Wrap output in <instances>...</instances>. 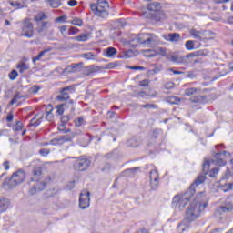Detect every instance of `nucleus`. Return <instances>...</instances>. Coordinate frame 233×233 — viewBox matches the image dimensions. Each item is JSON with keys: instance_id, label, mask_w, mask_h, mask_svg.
I'll return each mask as SVG.
<instances>
[{"instance_id": "nucleus-1", "label": "nucleus", "mask_w": 233, "mask_h": 233, "mask_svg": "<svg viewBox=\"0 0 233 233\" xmlns=\"http://www.w3.org/2000/svg\"><path fill=\"white\" fill-rule=\"evenodd\" d=\"M204 199L205 197H203V193H199L194 202L190 204L186 212L184 220H182L177 227L179 233L188 230V228H190V223H192L194 219H198L201 212L207 208V202H203Z\"/></svg>"}, {"instance_id": "nucleus-2", "label": "nucleus", "mask_w": 233, "mask_h": 233, "mask_svg": "<svg viewBox=\"0 0 233 233\" xmlns=\"http://www.w3.org/2000/svg\"><path fill=\"white\" fill-rule=\"evenodd\" d=\"M207 177L205 176H199L197 177V179L193 182V184L190 187V190L187 191L184 194L181 195H176L173 199L171 206L173 208H177L179 210H185V207L188 205V202L190 199H192V196H194V192H192V188L195 187H199V185H202V183H205V180Z\"/></svg>"}, {"instance_id": "nucleus-3", "label": "nucleus", "mask_w": 233, "mask_h": 233, "mask_svg": "<svg viewBox=\"0 0 233 233\" xmlns=\"http://www.w3.org/2000/svg\"><path fill=\"white\" fill-rule=\"evenodd\" d=\"M159 36L152 33H142L139 35H133L128 41V45L136 48L138 45H145L148 48H154L159 43Z\"/></svg>"}, {"instance_id": "nucleus-4", "label": "nucleus", "mask_w": 233, "mask_h": 233, "mask_svg": "<svg viewBox=\"0 0 233 233\" xmlns=\"http://www.w3.org/2000/svg\"><path fill=\"white\" fill-rule=\"evenodd\" d=\"M42 179L43 171L41 170V167H35L33 170V177H31V181L35 182L36 184L33 186V188L30 189L29 193L31 195L35 194L37 190L41 192V190H45V188H46V183Z\"/></svg>"}, {"instance_id": "nucleus-5", "label": "nucleus", "mask_w": 233, "mask_h": 233, "mask_svg": "<svg viewBox=\"0 0 233 233\" xmlns=\"http://www.w3.org/2000/svg\"><path fill=\"white\" fill-rule=\"evenodd\" d=\"M26 179V173L25 170L19 169L13 173L9 178H5L4 185L8 187V188H15V187L25 183Z\"/></svg>"}, {"instance_id": "nucleus-6", "label": "nucleus", "mask_w": 233, "mask_h": 233, "mask_svg": "<svg viewBox=\"0 0 233 233\" xmlns=\"http://www.w3.org/2000/svg\"><path fill=\"white\" fill-rule=\"evenodd\" d=\"M108 2L106 0H97V3L91 4L90 8L97 17H102V19H106L108 17Z\"/></svg>"}, {"instance_id": "nucleus-7", "label": "nucleus", "mask_w": 233, "mask_h": 233, "mask_svg": "<svg viewBox=\"0 0 233 233\" xmlns=\"http://www.w3.org/2000/svg\"><path fill=\"white\" fill-rule=\"evenodd\" d=\"M52 26L50 21H42L41 23L36 24L35 32L42 35V37H46V35H52L54 30H48Z\"/></svg>"}, {"instance_id": "nucleus-8", "label": "nucleus", "mask_w": 233, "mask_h": 233, "mask_svg": "<svg viewBox=\"0 0 233 233\" xmlns=\"http://www.w3.org/2000/svg\"><path fill=\"white\" fill-rule=\"evenodd\" d=\"M22 33L23 37H27V39H32L34 37V24L30 19L25 18L22 23Z\"/></svg>"}, {"instance_id": "nucleus-9", "label": "nucleus", "mask_w": 233, "mask_h": 233, "mask_svg": "<svg viewBox=\"0 0 233 233\" xmlns=\"http://www.w3.org/2000/svg\"><path fill=\"white\" fill-rule=\"evenodd\" d=\"M74 87L67 86L62 89L61 93L56 96L58 101H67L68 105H74V100L70 99V94H72Z\"/></svg>"}, {"instance_id": "nucleus-10", "label": "nucleus", "mask_w": 233, "mask_h": 233, "mask_svg": "<svg viewBox=\"0 0 233 233\" xmlns=\"http://www.w3.org/2000/svg\"><path fill=\"white\" fill-rule=\"evenodd\" d=\"M90 207V191L84 190L80 193L79 208L82 210H86Z\"/></svg>"}, {"instance_id": "nucleus-11", "label": "nucleus", "mask_w": 233, "mask_h": 233, "mask_svg": "<svg viewBox=\"0 0 233 233\" xmlns=\"http://www.w3.org/2000/svg\"><path fill=\"white\" fill-rule=\"evenodd\" d=\"M230 153L227 151L216 153L214 156V159L212 160V163H215V165H218V167H225V165H227L225 157H230Z\"/></svg>"}, {"instance_id": "nucleus-12", "label": "nucleus", "mask_w": 233, "mask_h": 233, "mask_svg": "<svg viewBox=\"0 0 233 233\" xmlns=\"http://www.w3.org/2000/svg\"><path fill=\"white\" fill-rule=\"evenodd\" d=\"M90 165L91 162L87 158H80L74 162L73 168L78 172H84V170H86Z\"/></svg>"}, {"instance_id": "nucleus-13", "label": "nucleus", "mask_w": 233, "mask_h": 233, "mask_svg": "<svg viewBox=\"0 0 233 233\" xmlns=\"http://www.w3.org/2000/svg\"><path fill=\"white\" fill-rule=\"evenodd\" d=\"M75 137V133H69L67 135L56 137L55 139L51 141V143L52 145H64V143H68V141H72V139H74Z\"/></svg>"}, {"instance_id": "nucleus-14", "label": "nucleus", "mask_w": 233, "mask_h": 233, "mask_svg": "<svg viewBox=\"0 0 233 233\" xmlns=\"http://www.w3.org/2000/svg\"><path fill=\"white\" fill-rule=\"evenodd\" d=\"M153 19H155V21H165L168 15H167V13H165V11L159 9L157 13H150Z\"/></svg>"}, {"instance_id": "nucleus-15", "label": "nucleus", "mask_w": 233, "mask_h": 233, "mask_svg": "<svg viewBox=\"0 0 233 233\" xmlns=\"http://www.w3.org/2000/svg\"><path fill=\"white\" fill-rule=\"evenodd\" d=\"M10 208V199L0 197V213L6 212Z\"/></svg>"}, {"instance_id": "nucleus-16", "label": "nucleus", "mask_w": 233, "mask_h": 233, "mask_svg": "<svg viewBox=\"0 0 233 233\" xmlns=\"http://www.w3.org/2000/svg\"><path fill=\"white\" fill-rule=\"evenodd\" d=\"M162 37L165 39V41H170L171 43H177V41L181 39V35L177 33L163 35Z\"/></svg>"}, {"instance_id": "nucleus-17", "label": "nucleus", "mask_w": 233, "mask_h": 233, "mask_svg": "<svg viewBox=\"0 0 233 233\" xmlns=\"http://www.w3.org/2000/svg\"><path fill=\"white\" fill-rule=\"evenodd\" d=\"M147 10L151 12V14H156L161 10V3L159 2H153L147 5Z\"/></svg>"}, {"instance_id": "nucleus-18", "label": "nucleus", "mask_w": 233, "mask_h": 233, "mask_svg": "<svg viewBox=\"0 0 233 233\" xmlns=\"http://www.w3.org/2000/svg\"><path fill=\"white\" fill-rule=\"evenodd\" d=\"M90 35H92V33H90V32L84 33L78 36L73 37V41H78L80 43H85L86 41H88V39H90Z\"/></svg>"}, {"instance_id": "nucleus-19", "label": "nucleus", "mask_w": 233, "mask_h": 233, "mask_svg": "<svg viewBox=\"0 0 233 233\" xmlns=\"http://www.w3.org/2000/svg\"><path fill=\"white\" fill-rule=\"evenodd\" d=\"M41 119H43V115L42 114H37L33 117L30 121V126L31 127H39L41 125Z\"/></svg>"}, {"instance_id": "nucleus-20", "label": "nucleus", "mask_w": 233, "mask_h": 233, "mask_svg": "<svg viewBox=\"0 0 233 233\" xmlns=\"http://www.w3.org/2000/svg\"><path fill=\"white\" fill-rule=\"evenodd\" d=\"M97 67L94 66H87L84 68L83 74L84 76H92V74H96L97 72Z\"/></svg>"}, {"instance_id": "nucleus-21", "label": "nucleus", "mask_w": 233, "mask_h": 233, "mask_svg": "<svg viewBox=\"0 0 233 233\" xmlns=\"http://www.w3.org/2000/svg\"><path fill=\"white\" fill-rule=\"evenodd\" d=\"M45 19H47V16L43 12H40L34 16V21H35V23H37V25H39V23H43V21H45Z\"/></svg>"}, {"instance_id": "nucleus-22", "label": "nucleus", "mask_w": 233, "mask_h": 233, "mask_svg": "<svg viewBox=\"0 0 233 233\" xmlns=\"http://www.w3.org/2000/svg\"><path fill=\"white\" fill-rule=\"evenodd\" d=\"M207 101V98L203 96H198L191 98V103H195V105H203Z\"/></svg>"}, {"instance_id": "nucleus-23", "label": "nucleus", "mask_w": 233, "mask_h": 233, "mask_svg": "<svg viewBox=\"0 0 233 233\" xmlns=\"http://www.w3.org/2000/svg\"><path fill=\"white\" fill-rule=\"evenodd\" d=\"M172 63H177V65H182V63H185V57L184 56H178L176 55H173L169 58Z\"/></svg>"}, {"instance_id": "nucleus-24", "label": "nucleus", "mask_w": 233, "mask_h": 233, "mask_svg": "<svg viewBox=\"0 0 233 233\" xmlns=\"http://www.w3.org/2000/svg\"><path fill=\"white\" fill-rule=\"evenodd\" d=\"M77 66H79L78 64H73L71 66H67L65 69H64V74H70L72 72H77Z\"/></svg>"}, {"instance_id": "nucleus-25", "label": "nucleus", "mask_w": 233, "mask_h": 233, "mask_svg": "<svg viewBox=\"0 0 233 233\" xmlns=\"http://www.w3.org/2000/svg\"><path fill=\"white\" fill-rule=\"evenodd\" d=\"M16 68L18 70V72H20V74H23L25 72V70H29L30 69V66H28L26 63L25 62H20L17 66Z\"/></svg>"}, {"instance_id": "nucleus-26", "label": "nucleus", "mask_w": 233, "mask_h": 233, "mask_svg": "<svg viewBox=\"0 0 233 233\" xmlns=\"http://www.w3.org/2000/svg\"><path fill=\"white\" fill-rule=\"evenodd\" d=\"M198 92H199V89L198 88H195V87L187 88L185 89L184 96H187L188 97H190V96H196Z\"/></svg>"}, {"instance_id": "nucleus-27", "label": "nucleus", "mask_w": 233, "mask_h": 233, "mask_svg": "<svg viewBox=\"0 0 233 233\" xmlns=\"http://www.w3.org/2000/svg\"><path fill=\"white\" fill-rule=\"evenodd\" d=\"M25 97H26L25 96H23L19 93H16L13 99L10 101L9 105H15V103H17L18 101H21V99H25Z\"/></svg>"}, {"instance_id": "nucleus-28", "label": "nucleus", "mask_w": 233, "mask_h": 233, "mask_svg": "<svg viewBox=\"0 0 233 233\" xmlns=\"http://www.w3.org/2000/svg\"><path fill=\"white\" fill-rule=\"evenodd\" d=\"M167 102L170 105H179V103H181V99L177 96H168L167 98Z\"/></svg>"}, {"instance_id": "nucleus-29", "label": "nucleus", "mask_w": 233, "mask_h": 233, "mask_svg": "<svg viewBox=\"0 0 233 233\" xmlns=\"http://www.w3.org/2000/svg\"><path fill=\"white\" fill-rule=\"evenodd\" d=\"M81 57L86 59L87 61H93L94 59H96V55L93 52H88L82 54Z\"/></svg>"}, {"instance_id": "nucleus-30", "label": "nucleus", "mask_w": 233, "mask_h": 233, "mask_svg": "<svg viewBox=\"0 0 233 233\" xmlns=\"http://www.w3.org/2000/svg\"><path fill=\"white\" fill-rule=\"evenodd\" d=\"M191 35L194 37V39H198V41H203V37L201 36V32L192 29L190 31Z\"/></svg>"}, {"instance_id": "nucleus-31", "label": "nucleus", "mask_w": 233, "mask_h": 233, "mask_svg": "<svg viewBox=\"0 0 233 233\" xmlns=\"http://www.w3.org/2000/svg\"><path fill=\"white\" fill-rule=\"evenodd\" d=\"M149 178L150 181H159V173H157V170H151Z\"/></svg>"}, {"instance_id": "nucleus-32", "label": "nucleus", "mask_w": 233, "mask_h": 233, "mask_svg": "<svg viewBox=\"0 0 233 233\" xmlns=\"http://www.w3.org/2000/svg\"><path fill=\"white\" fill-rule=\"evenodd\" d=\"M76 127H84V125H86V121H85V116H78L75 121Z\"/></svg>"}, {"instance_id": "nucleus-33", "label": "nucleus", "mask_w": 233, "mask_h": 233, "mask_svg": "<svg viewBox=\"0 0 233 233\" xmlns=\"http://www.w3.org/2000/svg\"><path fill=\"white\" fill-rule=\"evenodd\" d=\"M218 174H219V167H215L209 171L208 176H209V177L216 179V177H218Z\"/></svg>"}, {"instance_id": "nucleus-34", "label": "nucleus", "mask_w": 233, "mask_h": 233, "mask_svg": "<svg viewBox=\"0 0 233 233\" xmlns=\"http://www.w3.org/2000/svg\"><path fill=\"white\" fill-rule=\"evenodd\" d=\"M116 54H117V49H116L115 47H108L106 49V57H112V56H116Z\"/></svg>"}, {"instance_id": "nucleus-35", "label": "nucleus", "mask_w": 233, "mask_h": 233, "mask_svg": "<svg viewBox=\"0 0 233 233\" xmlns=\"http://www.w3.org/2000/svg\"><path fill=\"white\" fill-rule=\"evenodd\" d=\"M195 43L196 42L194 40L187 41L185 44L187 50H195L196 49Z\"/></svg>"}, {"instance_id": "nucleus-36", "label": "nucleus", "mask_w": 233, "mask_h": 233, "mask_svg": "<svg viewBox=\"0 0 233 233\" xmlns=\"http://www.w3.org/2000/svg\"><path fill=\"white\" fill-rule=\"evenodd\" d=\"M221 212H232L233 210V205L232 204H227L226 206H222L219 208Z\"/></svg>"}, {"instance_id": "nucleus-37", "label": "nucleus", "mask_w": 233, "mask_h": 233, "mask_svg": "<svg viewBox=\"0 0 233 233\" xmlns=\"http://www.w3.org/2000/svg\"><path fill=\"white\" fill-rule=\"evenodd\" d=\"M46 54V50L40 52L36 56L33 57V63H37V61H41V58Z\"/></svg>"}, {"instance_id": "nucleus-38", "label": "nucleus", "mask_w": 233, "mask_h": 233, "mask_svg": "<svg viewBox=\"0 0 233 233\" xmlns=\"http://www.w3.org/2000/svg\"><path fill=\"white\" fill-rule=\"evenodd\" d=\"M41 90V86L35 85L28 89L29 94H37Z\"/></svg>"}, {"instance_id": "nucleus-39", "label": "nucleus", "mask_w": 233, "mask_h": 233, "mask_svg": "<svg viewBox=\"0 0 233 233\" xmlns=\"http://www.w3.org/2000/svg\"><path fill=\"white\" fill-rule=\"evenodd\" d=\"M204 174H208V170H210V161L206 160L202 168Z\"/></svg>"}, {"instance_id": "nucleus-40", "label": "nucleus", "mask_w": 233, "mask_h": 233, "mask_svg": "<svg viewBox=\"0 0 233 233\" xmlns=\"http://www.w3.org/2000/svg\"><path fill=\"white\" fill-rule=\"evenodd\" d=\"M65 106H66V104H61L56 106V112L58 113V116H63V113L65 112Z\"/></svg>"}, {"instance_id": "nucleus-41", "label": "nucleus", "mask_w": 233, "mask_h": 233, "mask_svg": "<svg viewBox=\"0 0 233 233\" xmlns=\"http://www.w3.org/2000/svg\"><path fill=\"white\" fill-rule=\"evenodd\" d=\"M70 23L74 25V26H83V20L79 18H75Z\"/></svg>"}, {"instance_id": "nucleus-42", "label": "nucleus", "mask_w": 233, "mask_h": 233, "mask_svg": "<svg viewBox=\"0 0 233 233\" xmlns=\"http://www.w3.org/2000/svg\"><path fill=\"white\" fill-rule=\"evenodd\" d=\"M220 188L222 192H230V190H233L232 186H230V183L223 185Z\"/></svg>"}, {"instance_id": "nucleus-43", "label": "nucleus", "mask_w": 233, "mask_h": 233, "mask_svg": "<svg viewBox=\"0 0 233 233\" xmlns=\"http://www.w3.org/2000/svg\"><path fill=\"white\" fill-rule=\"evenodd\" d=\"M17 76H19V73H17L16 70H13L9 73V78L11 79V81L17 79Z\"/></svg>"}, {"instance_id": "nucleus-44", "label": "nucleus", "mask_w": 233, "mask_h": 233, "mask_svg": "<svg viewBox=\"0 0 233 233\" xmlns=\"http://www.w3.org/2000/svg\"><path fill=\"white\" fill-rule=\"evenodd\" d=\"M79 32V29L71 26L68 30L67 35H76V34H77Z\"/></svg>"}, {"instance_id": "nucleus-45", "label": "nucleus", "mask_w": 233, "mask_h": 233, "mask_svg": "<svg viewBox=\"0 0 233 233\" xmlns=\"http://www.w3.org/2000/svg\"><path fill=\"white\" fill-rule=\"evenodd\" d=\"M13 129L15 130L16 132H20V130H23V123L21 121L16 122Z\"/></svg>"}, {"instance_id": "nucleus-46", "label": "nucleus", "mask_w": 233, "mask_h": 233, "mask_svg": "<svg viewBox=\"0 0 233 233\" xmlns=\"http://www.w3.org/2000/svg\"><path fill=\"white\" fill-rule=\"evenodd\" d=\"M150 183L152 190H156L159 187V180H150Z\"/></svg>"}, {"instance_id": "nucleus-47", "label": "nucleus", "mask_w": 233, "mask_h": 233, "mask_svg": "<svg viewBox=\"0 0 233 233\" xmlns=\"http://www.w3.org/2000/svg\"><path fill=\"white\" fill-rule=\"evenodd\" d=\"M23 0H11V6H21Z\"/></svg>"}, {"instance_id": "nucleus-48", "label": "nucleus", "mask_w": 233, "mask_h": 233, "mask_svg": "<svg viewBox=\"0 0 233 233\" xmlns=\"http://www.w3.org/2000/svg\"><path fill=\"white\" fill-rule=\"evenodd\" d=\"M124 57H126L127 59H130V57H134V51L128 50L124 52Z\"/></svg>"}, {"instance_id": "nucleus-49", "label": "nucleus", "mask_w": 233, "mask_h": 233, "mask_svg": "<svg viewBox=\"0 0 233 233\" xmlns=\"http://www.w3.org/2000/svg\"><path fill=\"white\" fill-rule=\"evenodd\" d=\"M51 6L53 8H58V6H61V0H53V1H51Z\"/></svg>"}, {"instance_id": "nucleus-50", "label": "nucleus", "mask_w": 233, "mask_h": 233, "mask_svg": "<svg viewBox=\"0 0 233 233\" xmlns=\"http://www.w3.org/2000/svg\"><path fill=\"white\" fill-rule=\"evenodd\" d=\"M46 119L47 121H52V119H54V114H52V109L48 111V109H46Z\"/></svg>"}, {"instance_id": "nucleus-51", "label": "nucleus", "mask_w": 233, "mask_h": 233, "mask_svg": "<svg viewBox=\"0 0 233 233\" xmlns=\"http://www.w3.org/2000/svg\"><path fill=\"white\" fill-rule=\"evenodd\" d=\"M68 28V25H62L59 30L61 33V35H63V37H66V34L65 32H66V29Z\"/></svg>"}, {"instance_id": "nucleus-52", "label": "nucleus", "mask_w": 233, "mask_h": 233, "mask_svg": "<svg viewBox=\"0 0 233 233\" xmlns=\"http://www.w3.org/2000/svg\"><path fill=\"white\" fill-rule=\"evenodd\" d=\"M39 154H41V156H48V154H50V149L48 148H42L39 150Z\"/></svg>"}, {"instance_id": "nucleus-53", "label": "nucleus", "mask_w": 233, "mask_h": 233, "mask_svg": "<svg viewBox=\"0 0 233 233\" xmlns=\"http://www.w3.org/2000/svg\"><path fill=\"white\" fill-rule=\"evenodd\" d=\"M174 86H175L174 83L168 82V83H167V84L164 86V88H165L166 90H172V88H174Z\"/></svg>"}, {"instance_id": "nucleus-54", "label": "nucleus", "mask_w": 233, "mask_h": 233, "mask_svg": "<svg viewBox=\"0 0 233 233\" xmlns=\"http://www.w3.org/2000/svg\"><path fill=\"white\" fill-rule=\"evenodd\" d=\"M141 106L142 108H149V109L157 108V106L154 104L142 105Z\"/></svg>"}, {"instance_id": "nucleus-55", "label": "nucleus", "mask_w": 233, "mask_h": 233, "mask_svg": "<svg viewBox=\"0 0 233 233\" xmlns=\"http://www.w3.org/2000/svg\"><path fill=\"white\" fill-rule=\"evenodd\" d=\"M229 165H230V169L228 168V173L229 174V176H233V159L230 160Z\"/></svg>"}, {"instance_id": "nucleus-56", "label": "nucleus", "mask_w": 233, "mask_h": 233, "mask_svg": "<svg viewBox=\"0 0 233 233\" xmlns=\"http://www.w3.org/2000/svg\"><path fill=\"white\" fill-rule=\"evenodd\" d=\"M3 167L5 168V170H10V162L5 160L4 163H3Z\"/></svg>"}, {"instance_id": "nucleus-57", "label": "nucleus", "mask_w": 233, "mask_h": 233, "mask_svg": "<svg viewBox=\"0 0 233 233\" xmlns=\"http://www.w3.org/2000/svg\"><path fill=\"white\" fill-rule=\"evenodd\" d=\"M151 136L154 139H157V136H159V130H153V133Z\"/></svg>"}, {"instance_id": "nucleus-58", "label": "nucleus", "mask_w": 233, "mask_h": 233, "mask_svg": "<svg viewBox=\"0 0 233 233\" xmlns=\"http://www.w3.org/2000/svg\"><path fill=\"white\" fill-rule=\"evenodd\" d=\"M67 5H69L70 6H76L77 1L76 0H70V1L67 2Z\"/></svg>"}, {"instance_id": "nucleus-59", "label": "nucleus", "mask_w": 233, "mask_h": 233, "mask_svg": "<svg viewBox=\"0 0 233 233\" xmlns=\"http://www.w3.org/2000/svg\"><path fill=\"white\" fill-rule=\"evenodd\" d=\"M184 57H185V61H187V59H190V57H196V54L195 53H189L187 56H186Z\"/></svg>"}, {"instance_id": "nucleus-60", "label": "nucleus", "mask_w": 233, "mask_h": 233, "mask_svg": "<svg viewBox=\"0 0 233 233\" xmlns=\"http://www.w3.org/2000/svg\"><path fill=\"white\" fill-rule=\"evenodd\" d=\"M131 70H145V67L143 66H130Z\"/></svg>"}, {"instance_id": "nucleus-61", "label": "nucleus", "mask_w": 233, "mask_h": 233, "mask_svg": "<svg viewBox=\"0 0 233 233\" xmlns=\"http://www.w3.org/2000/svg\"><path fill=\"white\" fill-rule=\"evenodd\" d=\"M137 170V168H130L125 171L127 175L133 174L134 171Z\"/></svg>"}, {"instance_id": "nucleus-62", "label": "nucleus", "mask_w": 233, "mask_h": 233, "mask_svg": "<svg viewBox=\"0 0 233 233\" xmlns=\"http://www.w3.org/2000/svg\"><path fill=\"white\" fill-rule=\"evenodd\" d=\"M170 72H173V74L179 76L181 74H183V71H177V70H174V69H169Z\"/></svg>"}, {"instance_id": "nucleus-63", "label": "nucleus", "mask_w": 233, "mask_h": 233, "mask_svg": "<svg viewBox=\"0 0 233 233\" xmlns=\"http://www.w3.org/2000/svg\"><path fill=\"white\" fill-rule=\"evenodd\" d=\"M140 86H148V80H144L140 82Z\"/></svg>"}, {"instance_id": "nucleus-64", "label": "nucleus", "mask_w": 233, "mask_h": 233, "mask_svg": "<svg viewBox=\"0 0 233 233\" xmlns=\"http://www.w3.org/2000/svg\"><path fill=\"white\" fill-rule=\"evenodd\" d=\"M56 23H63L65 21V16H60L56 19Z\"/></svg>"}]
</instances>
